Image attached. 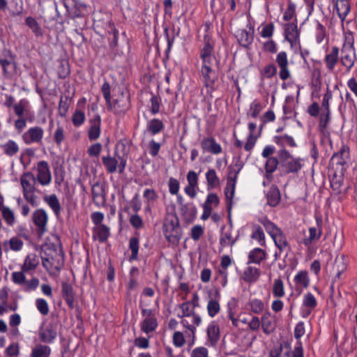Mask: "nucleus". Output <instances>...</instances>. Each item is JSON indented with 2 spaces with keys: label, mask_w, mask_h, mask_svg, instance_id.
<instances>
[{
  "label": "nucleus",
  "mask_w": 357,
  "mask_h": 357,
  "mask_svg": "<svg viewBox=\"0 0 357 357\" xmlns=\"http://www.w3.org/2000/svg\"><path fill=\"white\" fill-rule=\"evenodd\" d=\"M165 128L164 123L158 119H153L147 123V130L153 135L160 132Z\"/></svg>",
  "instance_id": "obj_39"
},
{
  "label": "nucleus",
  "mask_w": 357,
  "mask_h": 357,
  "mask_svg": "<svg viewBox=\"0 0 357 357\" xmlns=\"http://www.w3.org/2000/svg\"><path fill=\"white\" fill-rule=\"evenodd\" d=\"M238 172L234 173V178L231 177V174L227 178V182L226 185V188L225 189V195L227 201V208L229 209L231 208L232 204V199L235 194V187H236V179L237 178Z\"/></svg>",
  "instance_id": "obj_19"
},
{
  "label": "nucleus",
  "mask_w": 357,
  "mask_h": 357,
  "mask_svg": "<svg viewBox=\"0 0 357 357\" xmlns=\"http://www.w3.org/2000/svg\"><path fill=\"white\" fill-rule=\"evenodd\" d=\"M207 189L211 190L220 186V180L215 169H209L205 174Z\"/></svg>",
  "instance_id": "obj_30"
},
{
  "label": "nucleus",
  "mask_w": 357,
  "mask_h": 357,
  "mask_svg": "<svg viewBox=\"0 0 357 357\" xmlns=\"http://www.w3.org/2000/svg\"><path fill=\"white\" fill-rule=\"evenodd\" d=\"M168 186H169V192L172 195H177L178 194V192L179 191L180 185H179V183L177 179L172 178V177L170 178L169 180Z\"/></svg>",
  "instance_id": "obj_63"
},
{
  "label": "nucleus",
  "mask_w": 357,
  "mask_h": 357,
  "mask_svg": "<svg viewBox=\"0 0 357 357\" xmlns=\"http://www.w3.org/2000/svg\"><path fill=\"white\" fill-rule=\"evenodd\" d=\"M25 273L22 269L21 271L13 272L12 273L13 282L17 285L22 286L23 290L25 291L35 290L39 284V280L37 278H33L31 280H26Z\"/></svg>",
  "instance_id": "obj_8"
},
{
  "label": "nucleus",
  "mask_w": 357,
  "mask_h": 357,
  "mask_svg": "<svg viewBox=\"0 0 357 357\" xmlns=\"http://www.w3.org/2000/svg\"><path fill=\"white\" fill-rule=\"evenodd\" d=\"M279 156L283 166L288 173H296L299 172L305 165V159L291 155L286 149H281Z\"/></svg>",
  "instance_id": "obj_6"
},
{
  "label": "nucleus",
  "mask_w": 357,
  "mask_h": 357,
  "mask_svg": "<svg viewBox=\"0 0 357 357\" xmlns=\"http://www.w3.org/2000/svg\"><path fill=\"white\" fill-rule=\"evenodd\" d=\"M335 8L339 17L343 22L350 11V5L348 0H337Z\"/></svg>",
  "instance_id": "obj_33"
},
{
  "label": "nucleus",
  "mask_w": 357,
  "mask_h": 357,
  "mask_svg": "<svg viewBox=\"0 0 357 357\" xmlns=\"http://www.w3.org/2000/svg\"><path fill=\"white\" fill-rule=\"evenodd\" d=\"M40 257L43 266L52 268L56 262L63 259V254L59 244L45 242L40 247Z\"/></svg>",
  "instance_id": "obj_2"
},
{
  "label": "nucleus",
  "mask_w": 357,
  "mask_h": 357,
  "mask_svg": "<svg viewBox=\"0 0 357 357\" xmlns=\"http://www.w3.org/2000/svg\"><path fill=\"white\" fill-rule=\"evenodd\" d=\"M220 310L219 302L213 298H210L207 304V312L211 317H214Z\"/></svg>",
  "instance_id": "obj_47"
},
{
  "label": "nucleus",
  "mask_w": 357,
  "mask_h": 357,
  "mask_svg": "<svg viewBox=\"0 0 357 357\" xmlns=\"http://www.w3.org/2000/svg\"><path fill=\"white\" fill-rule=\"evenodd\" d=\"M278 165V160L276 158H268L265 164V169L267 174H272L275 172Z\"/></svg>",
  "instance_id": "obj_55"
},
{
  "label": "nucleus",
  "mask_w": 357,
  "mask_h": 357,
  "mask_svg": "<svg viewBox=\"0 0 357 357\" xmlns=\"http://www.w3.org/2000/svg\"><path fill=\"white\" fill-rule=\"evenodd\" d=\"M355 59L356 54L353 43L349 41L344 43L341 51L340 61L347 71L354 66Z\"/></svg>",
  "instance_id": "obj_10"
},
{
  "label": "nucleus",
  "mask_w": 357,
  "mask_h": 357,
  "mask_svg": "<svg viewBox=\"0 0 357 357\" xmlns=\"http://www.w3.org/2000/svg\"><path fill=\"white\" fill-rule=\"evenodd\" d=\"M51 348L45 344H38L31 351V357H50Z\"/></svg>",
  "instance_id": "obj_37"
},
{
  "label": "nucleus",
  "mask_w": 357,
  "mask_h": 357,
  "mask_svg": "<svg viewBox=\"0 0 357 357\" xmlns=\"http://www.w3.org/2000/svg\"><path fill=\"white\" fill-rule=\"evenodd\" d=\"M108 108L116 114L124 113L128 108V98L121 96L119 99L112 101V107Z\"/></svg>",
  "instance_id": "obj_31"
},
{
  "label": "nucleus",
  "mask_w": 357,
  "mask_h": 357,
  "mask_svg": "<svg viewBox=\"0 0 357 357\" xmlns=\"http://www.w3.org/2000/svg\"><path fill=\"white\" fill-rule=\"evenodd\" d=\"M268 204L271 206H277L280 201V193L275 186H271L266 192Z\"/></svg>",
  "instance_id": "obj_36"
},
{
  "label": "nucleus",
  "mask_w": 357,
  "mask_h": 357,
  "mask_svg": "<svg viewBox=\"0 0 357 357\" xmlns=\"http://www.w3.org/2000/svg\"><path fill=\"white\" fill-rule=\"evenodd\" d=\"M347 269V264L344 261V258L343 256L340 257H336L334 261V265L333 267V271H338V273H343Z\"/></svg>",
  "instance_id": "obj_56"
},
{
  "label": "nucleus",
  "mask_w": 357,
  "mask_h": 357,
  "mask_svg": "<svg viewBox=\"0 0 357 357\" xmlns=\"http://www.w3.org/2000/svg\"><path fill=\"white\" fill-rule=\"evenodd\" d=\"M261 327L263 332L269 335L275 330V325L271 320V314L269 312H265L261 317Z\"/></svg>",
  "instance_id": "obj_35"
},
{
  "label": "nucleus",
  "mask_w": 357,
  "mask_h": 357,
  "mask_svg": "<svg viewBox=\"0 0 357 357\" xmlns=\"http://www.w3.org/2000/svg\"><path fill=\"white\" fill-rule=\"evenodd\" d=\"M44 200L54 213L58 215L61 211V206L57 197L55 195H47L45 197Z\"/></svg>",
  "instance_id": "obj_41"
},
{
  "label": "nucleus",
  "mask_w": 357,
  "mask_h": 357,
  "mask_svg": "<svg viewBox=\"0 0 357 357\" xmlns=\"http://www.w3.org/2000/svg\"><path fill=\"white\" fill-rule=\"evenodd\" d=\"M43 137V130L40 127L29 128L23 135V139L26 144H29L40 142Z\"/></svg>",
  "instance_id": "obj_22"
},
{
  "label": "nucleus",
  "mask_w": 357,
  "mask_h": 357,
  "mask_svg": "<svg viewBox=\"0 0 357 357\" xmlns=\"http://www.w3.org/2000/svg\"><path fill=\"white\" fill-rule=\"evenodd\" d=\"M201 146L204 151L209 152L213 154H219L222 152L221 145L216 142L213 137H206L201 143Z\"/></svg>",
  "instance_id": "obj_24"
},
{
  "label": "nucleus",
  "mask_w": 357,
  "mask_h": 357,
  "mask_svg": "<svg viewBox=\"0 0 357 357\" xmlns=\"http://www.w3.org/2000/svg\"><path fill=\"white\" fill-rule=\"evenodd\" d=\"M240 236V230L237 225H223L220 229L219 253L225 247H232Z\"/></svg>",
  "instance_id": "obj_4"
},
{
  "label": "nucleus",
  "mask_w": 357,
  "mask_h": 357,
  "mask_svg": "<svg viewBox=\"0 0 357 357\" xmlns=\"http://www.w3.org/2000/svg\"><path fill=\"white\" fill-rule=\"evenodd\" d=\"M274 142L279 146L282 147L290 146L295 147L296 146V144L294 141L293 137L287 135H282L279 136H275L274 137Z\"/></svg>",
  "instance_id": "obj_38"
},
{
  "label": "nucleus",
  "mask_w": 357,
  "mask_h": 357,
  "mask_svg": "<svg viewBox=\"0 0 357 357\" xmlns=\"http://www.w3.org/2000/svg\"><path fill=\"white\" fill-rule=\"evenodd\" d=\"M142 314L145 318L140 324L141 330L146 333L154 331L158 327V321L154 310L143 309Z\"/></svg>",
  "instance_id": "obj_11"
},
{
  "label": "nucleus",
  "mask_w": 357,
  "mask_h": 357,
  "mask_svg": "<svg viewBox=\"0 0 357 357\" xmlns=\"http://www.w3.org/2000/svg\"><path fill=\"white\" fill-rule=\"evenodd\" d=\"M129 248L131 250V255L129 257V261L137 260L138 259L139 251V238L137 237H132L129 241Z\"/></svg>",
  "instance_id": "obj_44"
},
{
  "label": "nucleus",
  "mask_w": 357,
  "mask_h": 357,
  "mask_svg": "<svg viewBox=\"0 0 357 357\" xmlns=\"http://www.w3.org/2000/svg\"><path fill=\"white\" fill-rule=\"evenodd\" d=\"M103 96L105 99L107 107H112V100L110 96V86L108 83H105L102 87Z\"/></svg>",
  "instance_id": "obj_62"
},
{
  "label": "nucleus",
  "mask_w": 357,
  "mask_h": 357,
  "mask_svg": "<svg viewBox=\"0 0 357 357\" xmlns=\"http://www.w3.org/2000/svg\"><path fill=\"white\" fill-rule=\"evenodd\" d=\"M61 295L70 309L75 308V291L73 286L66 282L61 283Z\"/></svg>",
  "instance_id": "obj_20"
},
{
  "label": "nucleus",
  "mask_w": 357,
  "mask_h": 357,
  "mask_svg": "<svg viewBox=\"0 0 357 357\" xmlns=\"http://www.w3.org/2000/svg\"><path fill=\"white\" fill-rule=\"evenodd\" d=\"M284 38L290 44L291 50L294 54H302L300 43V32L298 30L297 20L287 23L284 26Z\"/></svg>",
  "instance_id": "obj_5"
},
{
  "label": "nucleus",
  "mask_w": 357,
  "mask_h": 357,
  "mask_svg": "<svg viewBox=\"0 0 357 357\" xmlns=\"http://www.w3.org/2000/svg\"><path fill=\"white\" fill-rule=\"evenodd\" d=\"M20 183L24 199L29 203L34 204L36 202V196L34 195L36 178L34 176L29 172L24 173L21 176Z\"/></svg>",
  "instance_id": "obj_7"
},
{
  "label": "nucleus",
  "mask_w": 357,
  "mask_h": 357,
  "mask_svg": "<svg viewBox=\"0 0 357 357\" xmlns=\"http://www.w3.org/2000/svg\"><path fill=\"white\" fill-rule=\"evenodd\" d=\"M173 343L176 347H181L185 343V339L181 332L176 331L173 335Z\"/></svg>",
  "instance_id": "obj_59"
},
{
  "label": "nucleus",
  "mask_w": 357,
  "mask_h": 357,
  "mask_svg": "<svg viewBox=\"0 0 357 357\" xmlns=\"http://www.w3.org/2000/svg\"><path fill=\"white\" fill-rule=\"evenodd\" d=\"M262 108V105L259 100H253L250 105L248 116H250L252 118H257L261 112Z\"/></svg>",
  "instance_id": "obj_46"
},
{
  "label": "nucleus",
  "mask_w": 357,
  "mask_h": 357,
  "mask_svg": "<svg viewBox=\"0 0 357 357\" xmlns=\"http://www.w3.org/2000/svg\"><path fill=\"white\" fill-rule=\"evenodd\" d=\"M236 37L239 44L245 47H249L254 40V29L250 24L246 29H240L237 31Z\"/></svg>",
  "instance_id": "obj_15"
},
{
  "label": "nucleus",
  "mask_w": 357,
  "mask_h": 357,
  "mask_svg": "<svg viewBox=\"0 0 357 357\" xmlns=\"http://www.w3.org/2000/svg\"><path fill=\"white\" fill-rule=\"evenodd\" d=\"M296 287L307 288L310 284L307 272L305 271H299L294 278Z\"/></svg>",
  "instance_id": "obj_40"
},
{
  "label": "nucleus",
  "mask_w": 357,
  "mask_h": 357,
  "mask_svg": "<svg viewBox=\"0 0 357 357\" xmlns=\"http://www.w3.org/2000/svg\"><path fill=\"white\" fill-rule=\"evenodd\" d=\"M143 197L148 205L153 204L158 198L155 191L153 189H146L143 193Z\"/></svg>",
  "instance_id": "obj_54"
},
{
  "label": "nucleus",
  "mask_w": 357,
  "mask_h": 357,
  "mask_svg": "<svg viewBox=\"0 0 357 357\" xmlns=\"http://www.w3.org/2000/svg\"><path fill=\"white\" fill-rule=\"evenodd\" d=\"M309 234V236L303 238L302 241L306 247H310L313 241H318L320 238L322 234L320 225H317V227H310Z\"/></svg>",
  "instance_id": "obj_29"
},
{
  "label": "nucleus",
  "mask_w": 357,
  "mask_h": 357,
  "mask_svg": "<svg viewBox=\"0 0 357 357\" xmlns=\"http://www.w3.org/2000/svg\"><path fill=\"white\" fill-rule=\"evenodd\" d=\"M251 311L255 313L259 314L263 312L264 310V302L258 298H255L249 301Z\"/></svg>",
  "instance_id": "obj_48"
},
{
  "label": "nucleus",
  "mask_w": 357,
  "mask_h": 357,
  "mask_svg": "<svg viewBox=\"0 0 357 357\" xmlns=\"http://www.w3.org/2000/svg\"><path fill=\"white\" fill-rule=\"evenodd\" d=\"M36 306L42 315L46 316L48 314L50 311L49 305L44 298H37L36 300Z\"/></svg>",
  "instance_id": "obj_52"
},
{
  "label": "nucleus",
  "mask_w": 357,
  "mask_h": 357,
  "mask_svg": "<svg viewBox=\"0 0 357 357\" xmlns=\"http://www.w3.org/2000/svg\"><path fill=\"white\" fill-rule=\"evenodd\" d=\"M89 13L87 6L82 2H77L75 4V17H82Z\"/></svg>",
  "instance_id": "obj_57"
},
{
  "label": "nucleus",
  "mask_w": 357,
  "mask_h": 357,
  "mask_svg": "<svg viewBox=\"0 0 357 357\" xmlns=\"http://www.w3.org/2000/svg\"><path fill=\"white\" fill-rule=\"evenodd\" d=\"M25 24L31 30L36 37H43L44 35L43 29L37 22V20L31 16L25 19Z\"/></svg>",
  "instance_id": "obj_34"
},
{
  "label": "nucleus",
  "mask_w": 357,
  "mask_h": 357,
  "mask_svg": "<svg viewBox=\"0 0 357 357\" xmlns=\"http://www.w3.org/2000/svg\"><path fill=\"white\" fill-rule=\"evenodd\" d=\"M204 229L199 225H196L191 229L190 236L194 241H198L204 234Z\"/></svg>",
  "instance_id": "obj_61"
},
{
  "label": "nucleus",
  "mask_w": 357,
  "mask_h": 357,
  "mask_svg": "<svg viewBox=\"0 0 357 357\" xmlns=\"http://www.w3.org/2000/svg\"><path fill=\"white\" fill-rule=\"evenodd\" d=\"M39 265V259L36 254L31 253L29 254L22 266V270L25 272H29L34 271Z\"/></svg>",
  "instance_id": "obj_28"
},
{
  "label": "nucleus",
  "mask_w": 357,
  "mask_h": 357,
  "mask_svg": "<svg viewBox=\"0 0 357 357\" xmlns=\"http://www.w3.org/2000/svg\"><path fill=\"white\" fill-rule=\"evenodd\" d=\"M36 180L43 186L48 185L52 181V174L48 163L46 161H40L36 167Z\"/></svg>",
  "instance_id": "obj_12"
},
{
  "label": "nucleus",
  "mask_w": 357,
  "mask_h": 357,
  "mask_svg": "<svg viewBox=\"0 0 357 357\" xmlns=\"http://www.w3.org/2000/svg\"><path fill=\"white\" fill-rule=\"evenodd\" d=\"M266 252L261 248H257L252 250L248 254V264H260V263L266 259Z\"/></svg>",
  "instance_id": "obj_27"
},
{
  "label": "nucleus",
  "mask_w": 357,
  "mask_h": 357,
  "mask_svg": "<svg viewBox=\"0 0 357 357\" xmlns=\"http://www.w3.org/2000/svg\"><path fill=\"white\" fill-rule=\"evenodd\" d=\"M110 236V229L105 225H95L93 228L92 238L94 241L102 243H105Z\"/></svg>",
  "instance_id": "obj_21"
},
{
  "label": "nucleus",
  "mask_w": 357,
  "mask_h": 357,
  "mask_svg": "<svg viewBox=\"0 0 357 357\" xmlns=\"http://www.w3.org/2000/svg\"><path fill=\"white\" fill-rule=\"evenodd\" d=\"M339 56V49L337 47H333L331 50L329 51L325 56V62L326 67L328 70H332L334 69L337 63Z\"/></svg>",
  "instance_id": "obj_32"
},
{
  "label": "nucleus",
  "mask_w": 357,
  "mask_h": 357,
  "mask_svg": "<svg viewBox=\"0 0 357 357\" xmlns=\"http://www.w3.org/2000/svg\"><path fill=\"white\" fill-rule=\"evenodd\" d=\"M179 307L182 310V315L179 316L180 317H192V324H190L185 319H182L181 321L182 325L189 330L192 334L193 340L190 344V346H191L194 343L196 326H199L200 325L202 319L199 314L195 312V308L191 306V302L183 303Z\"/></svg>",
  "instance_id": "obj_3"
},
{
  "label": "nucleus",
  "mask_w": 357,
  "mask_h": 357,
  "mask_svg": "<svg viewBox=\"0 0 357 357\" xmlns=\"http://www.w3.org/2000/svg\"><path fill=\"white\" fill-rule=\"evenodd\" d=\"M33 223H47V215L43 209L36 210L33 216Z\"/></svg>",
  "instance_id": "obj_53"
},
{
  "label": "nucleus",
  "mask_w": 357,
  "mask_h": 357,
  "mask_svg": "<svg viewBox=\"0 0 357 357\" xmlns=\"http://www.w3.org/2000/svg\"><path fill=\"white\" fill-rule=\"evenodd\" d=\"M213 48L209 43H205L200 52L202 59L201 74L204 78L205 86L211 87L214 84L216 75L213 70L215 57L213 54Z\"/></svg>",
  "instance_id": "obj_1"
},
{
  "label": "nucleus",
  "mask_w": 357,
  "mask_h": 357,
  "mask_svg": "<svg viewBox=\"0 0 357 357\" xmlns=\"http://www.w3.org/2000/svg\"><path fill=\"white\" fill-rule=\"evenodd\" d=\"M163 232L167 240L173 245H177L182 236L180 225H163Z\"/></svg>",
  "instance_id": "obj_13"
},
{
  "label": "nucleus",
  "mask_w": 357,
  "mask_h": 357,
  "mask_svg": "<svg viewBox=\"0 0 357 357\" xmlns=\"http://www.w3.org/2000/svg\"><path fill=\"white\" fill-rule=\"evenodd\" d=\"M190 357H208V351L204 347H196L192 351Z\"/></svg>",
  "instance_id": "obj_60"
},
{
  "label": "nucleus",
  "mask_w": 357,
  "mask_h": 357,
  "mask_svg": "<svg viewBox=\"0 0 357 357\" xmlns=\"http://www.w3.org/2000/svg\"><path fill=\"white\" fill-rule=\"evenodd\" d=\"M0 211L4 220L7 223H12L15 220L13 211L7 206H1V203H0Z\"/></svg>",
  "instance_id": "obj_51"
},
{
  "label": "nucleus",
  "mask_w": 357,
  "mask_h": 357,
  "mask_svg": "<svg viewBox=\"0 0 357 357\" xmlns=\"http://www.w3.org/2000/svg\"><path fill=\"white\" fill-rule=\"evenodd\" d=\"M251 238L258 241L261 245H265L264 233L262 228H261L260 227H258L256 229H255L251 235Z\"/></svg>",
  "instance_id": "obj_58"
},
{
  "label": "nucleus",
  "mask_w": 357,
  "mask_h": 357,
  "mask_svg": "<svg viewBox=\"0 0 357 357\" xmlns=\"http://www.w3.org/2000/svg\"><path fill=\"white\" fill-rule=\"evenodd\" d=\"M102 160L103 165L109 173H114L117 170H119L120 173H122L126 165V161L123 158L120 159L119 163L115 158L110 155L104 156Z\"/></svg>",
  "instance_id": "obj_14"
},
{
  "label": "nucleus",
  "mask_w": 357,
  "mask_h": 357,
  "mask_svg": "<svg viewBox=\"0 0 357 357\" xmlns=\"http://www.w3.org/2000/svg\"><path fill=\"white\" fill-rule=\"evenodd\" d=\"M15 114L19 117L24 116H30L32 115L31 107L29 102L26 99H21L13 106Z\"/></svg>",
  "instance_id": "obj_26"
},
{
  "label": "nucleus",
  "mask_w": 357,
  "mask_h": 357,
  "mask_svg": "<svg viewBox=\"0 0 357 357\" xmlns=\"http://www.w3.org/2000/svg\"><path fill=\"white\" fill-rule=\"evenodd\" d=\"M57 335L56 326L53 324L48 325L45 328L39 331V337L41 342L50 344L54 342Z\"/></svg>",
  "instance_id": "obj_23"
},
{
  "label": "nucleus",
  "mask_w": 357,
  "mask_h": 357,
  "mask_svg": "<svg viewBox=\"0 0 357 357\" xmlns=\"http://www.w3.org/2000/svg\"><path fill=\"white\" fill-rule=\"evenodd\" d=\"M273 294L275 297H282L284 295L283 282L278 278L275 280L273 287Z\"/></svg>",
  "instance_id": "obj_50"
},
{
  "label": "nucleus",
  "mask_w": 357,
  "mask_h": 357,
  "mask_svg": "<svg viewBox=\"0 0 357 357\" xmlns=\"http://www.w3.org/2000/svg\"><path fill=\"white\" fill-rule=\"evenodd\" d=\"M317 305L315 297L310 292L307 293L303 298V305L308 308L310 311L314 310ZM310 312H308L310 314Z\"/></svg>",
  "instance_id": "obj_49"
},
{
  "label": "nucleus",
  "mask_w": 357,
  "mask_h": 357,
  "mask_svg": "<svg viewBox=\"0 0 357 357\" xmlns=\"http://www.w3.org/2000/svg\"><path fill=\"white\" fill-rule=\"evenodd\" d=\"M296 5L291 0L288 1L287 7L283 15V20L285 21H290L296 18ZM296 20V19H295Z\"/></svg>",
  "instance_id": "obj_45"
},
{
  "label": "nucleus",
  "mask_w": 357,
  "mask_h": 357,
  "mask_svg": "<svg viewBox=\"0 0 357 357\" xmlns=\"http://www.w3.org/2000/svg\"><path fill=\"white\" fill-rule=\"evenodd\" d=\"M276 62L280 67L279 75L281 79L286 80L290 77V72L288 69V60L287 53L284 51L280 52L276 57Z\"/></svg>",
  "instance_id": "obj_17"
},
{
  "label": "nucleus",
  "mask_w": 357,
  "mask_h": 357,
  "mask_svg": "<svg viewBox=\"0 0 357 357\" xmlns=\"http://www.w3.org/2000/svg\"><path fill=\"white\" fill-rule=\"evenodd\" d=\"M260 275L261 271L258 268L248 266L245 268L241 278L245 282L252 284L256 282L259 280Z\"/></svg>",
  "instance_id": "obj_25"
},
{
  "label": "nucleus",
  "mask_w": 357,
  "mask_h": 357,
  "mask_svg": "<svg viewBox=\"0 0 357 357\" xmlns=\"http://www.w3.org/2000/svg\"><path fill=\"white\" fill-rule=\"evenodd\" d=\"M90 128L88 132V136L91 141L96 140L99 138L101 131V118L98 114H95L93 118L89 120Z\"/></svg>",
  "instance_id": "obj_18"
},
{
  "label": "nucleus",
  "mask_w": 357,
  "mask_h": 357,
  "mask_svg": "<svg viewBox=\"0 0 357 357\" xmlns=\"http://www.w3.org/2000/svg\"><path fill=\"white\" fill-rule=\"evenodd\" d=\"M219 198L218 195L215 193H209L206 197V202L204 204V208L206 211V213L208 214V213L211 212L213 206H217L219 204Z\"/></svg>",
  "instance_id": "obj_42"
},
{
  "label": "nucleus",
  "mask_w": 357,
  "mask_h": 357,
  "mask_svg": "<svg viewBox=\"0 0 357 357\" xmlns=\"http://www.w3.org/2000/svg\"><path fill=\"white\" fill-rule=\"evenodd\" d=\"M332 98V92L328 89L326 92L324 93L321 107L325 112H330L329 110V102Z\"/></svg>",
  "instance_id": "obj_64"
},
{
  "label": "nucleus",
  "mask_w": 357,
  "mask_h": 357,
  "mask_svg": "<svg viewBox=\"0 0 357 357\" xmlns=\"http://www.w3.org/2000/svg\"><path fill=\"white\" fill-rule=\"evenodd\" d=\"M265 225L266 226V231L272 237L275 245L281 252L288 246V242L285 235L284 234L281 229L275 225Z\"/></svg>",
  "instance_id": "obj_9"
},
{
  "label": "nucleus",
  "mask_w": 357,
  "mask_h": 357,
  "mask_svg": "<svg viewBox=\"0 0 357 357\" xmlns=\"http://www.w3.org/2000/svg\"><path fill=\"white\" fill-rule=\"evenodd\" d=\"M207 342L208 346L215 347L220 340V327L215 321H212L207 327Z\"/></svg>",
  "instance_id": "obj_16"
},
{
  "label": "nucleus",
  "mask_w": 357,
  "mask_h": 357,
  "mask_svg": "<svg viewBox=\"0 0 357 357\" xmlns=\"http://www.w3.org/2000/svg\"><path fill=\"white\" fill-rule=\"evenodd\" d=\"M71 120L75 127L79 128L82 126L86 121L84 111L82 109H75L72 115Z\"/></svg>",
  "instance_id": "obj_43"
}]
</instances>
